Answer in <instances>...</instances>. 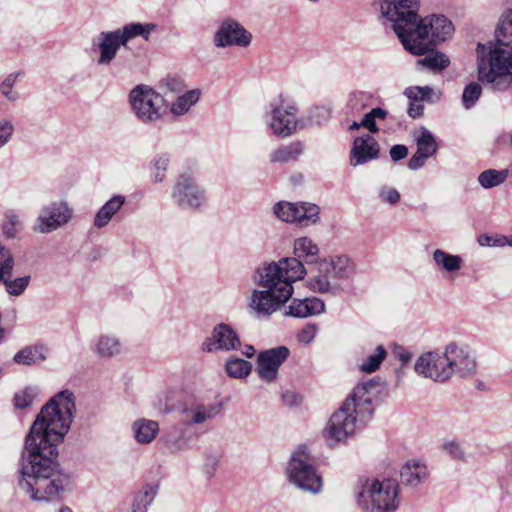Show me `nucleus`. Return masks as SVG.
<instances>
[{
	"label": "nucleus",
	"instance_id": "f257e3e1",
	"mask_svg": "<svg viewBox=\"0 0 512 512\" xmlns=\"http://www.w3.org/2000/svg\"><path fill=\"white\" fill-rule=\"evenodd\" d=\"M76 412V396L62 390L44 405L30 428L18 464L17 485L34 502L63 499L73 480L58 462V445L70 429Z\"/></svg>",
	"mask_w": 512,
	"mask_h": 512
},
{
	"label": "nucleus",
	"instance_id": "f03ea898",
	"mask_svg": "<svg viewBox=\"0 0 512 512\" xmlns=\"http://www.w3.org/2000/svg\"><path fill=\"white\" fill-rule=\"evenodd\" d=\"M293 252L296 257L266 262L255 270L252 280L261 289L252 290L247 306L256 317L269 318L289 301L294 293L293 284L306 275L300 258L314 262L320 249L310 237L302 236L294 240Z\"/></svg>",
	"mask_w": 512,
	"mask_h": 512
},
{
	"label": "nucleus",
	"instance_id": "7ed1b4c3",
	"mask_svg": "<svg viewBox=\"0 0 512 512\" xmlns=\"http://www.w3.org/2000/svg\"><path fill=\"white\" fill-rule=\"evenodd\" d=\"M383 390L382 383L377 380L359 383L353 389L324 429L330 445L347 441L372 418Z\"/></svg>",
	"mask_w": 512,
	"mask_h": 512
},
{
	"label": "nucleus",
	"instance_id": "20e7f679",
	"mask_svg": "<svg viewBox=\"0 0 512 512\" xmlns=\"http://www.w3.org/2000/svg\"><path fill=\"white\" fill-rule=\"evenodd\" d=\"M496 46L478 63L479 81L495 91H506L512 85V9L506 10L496 30Z\"/></svg>",
	"mask_w": 512,
	"mask_h": 512
},
{
	"label": "nucleus",
	"instance_id": "39448f33",
	"mask_svg": "<svg viewBox=\"0 0 512 512\" xmlns=\"http://www.w3.org/2000/svg\"><path fill=\"white\" fill-rule=\"evenodd\" d=\"M400 487L395 479L359 478L353 488L357 507L362 512H396Z\"/></svg>",
	"mask_w": 512,
	"mask_h": 512
},
{
	"label": "nucleus",
	"instance_id": "423d86ee",
	"mask_svg": "<svg viewBox=\"0 0 512 512\" xmlns=\"http://www.w3.org/2000/svg\"><path fill=\"white\" fill-rule=\"evenodd\" d=\"M156 29L157 25L154 23L130 22L114 30L99 32L91 40V50L97 54V65L109 66L121 47L126 48L137 37L148 41Z\"/></svg>",
	"mask_w": 512,
	"mask_h": 512
},
{
	"label": "nucleus",
	"instance_id": "0eeeda50",
	"mask_svg": "<svg viewBox=\"0 0 512 512\" xmlns=\"http://www.w3.org/2000/svg\"><path fill=\"white\" fill-rule=\"evenodd\" d=\"M453 32L452 22L444 15L419 17L411 34V43L405 49L413 55H425L437 44L449 39Z\"/></svg>",
	"mask_w": 512,
	"mask_h": 512
},
{
	"label": "nucleus",
	"instance_id": "6e6552de",
	"mask_svg": "<svg viewBox=\"0 0 512 512\" xmlns=\"http://www.w3.org/2000/svg\"><path fill=\"white\" fill-rule=\"evenodd\" d=\"M374 5L406 48L419 18V0H375Z\"/></svg>",
	"mask_w": 512,
	"mask_h": 512
},
{
	"label": "nucleus",
	"instance_id": "1a4fd4ad",
	"mask_svg": "<svg viewBox=\"0 0 512 512\" xmlns=\"http://www.w3.org/2000/svg\"><path fill=\"white\" fill-rule=\"evenodd\" d=\"M298 111L295 101L280 95L267 106L265 123L273 135L287 138L306 128L305 121L297 117Z\"/></svg>",
	"mask_w": 512,
	"mask_h": 512
},
{
	"label": "nucleus",
	"instance_id": "9d476101",
	"mask_svg": "<svg viewBox=\"0 0 512 512\" xmlns=\"http://www.w3.org/2000/svg\"><path fill=\"white\" fill-rule=\"evenodd\" d=\"M128 102L134 116L143 124L157 122L166 111L162 95L143 84L129 92Z\"/></svg>",
	"mask_w": 512,
	"mask_h": 512
},
{
	"label": "nucleus",
	"instance_id": "9b49d317",
	"mask_svg": "<svg viewBox=\"0 0 512 512\" xmlns=\"http://www.w3.org/2000/svg\"><path fill=\"white\" fill-rule=\"evenodd\" d=\"M170 198L182 210H201L207 206L206 189L190 173H181L175 180Z\"/></svg>",
	"mask_w": 512,
	"mask_h": 512
},
{
	"label": "nucleus",
	"instance_id": "f8f14e48",
	"mask_svg": "<svg viewBox=\"0 0 512 512\" xmlns=\"http://www.w3.org/2000/svg\"><path fill=\"white\" fill-rule=\"evenodd\" d=\"M287 474L289 481L304 491L316 494L322 489L321 477L304 452L297 451L291 456Z\"/></svg>",
	"mask_w": 512,
	"mask_h": 512
},
{
	"label": "nucleus",
	"instance_id": "ddd939ff",
	"mask_svg": "<svg viewBox=\"0 0 512 512\" xmlns=\"http://www.w3.org/2000/svg\"><path fill=\"white\" fill-rule=\"evenodd\" d=\"M444 357L450 370L451 378L456 375L468 378L476 375L478 362L476 351L467 343L450 342L444 347Z\"/></svg>",
	"mask_w": 512,
	"mask_h": 512
},
{
	"label": "nucleus",
	"instance_id": "4468645a",
	"mask_svg": "<svg viewBox=\"0 0 512 512\" xmlns=\"http://www.w3.org/2000/svg\"><path fill=\"white\" fill-rule=\"evenodd\" d=\"M73 208L67 201H52L43 205L33 224V231L41 234L54 232L66 224L73 217Z\"/></svg>",
	"mask_w": 512,
	"mask_h": 512
},
{
	"label": "nucleus",
	"instance_id": "2eb2a0df",
	"mask_svg": "<svg viewBox=\"0 0 512 512\" xmlns=\"http://www.w3.org/2000/svg\"><path fill=\"white\" fill-rule=\"evenodd\" d=\"M16 260L12 250L0 242V285L10 297L22 296L31 284L30 274L13 277Z\"/></svg>",
	"mask_w": 512,
	"mask_h": 512
},
{
	"label": "nucleus",
	"instance_id": "dca6fc26",
	"mask_svg": "<svg viewBox=\"0 0 512 512\" xmlns=\"http://www.w3.org/2000/svg\"><path fill=\"white\" fill-rule=\"evenodd\" d=\"M252 33L232 17L224 18L213 34V44L218 49L247 48L252 43Z\"/></svg>",
	"mask_w": 512,
	"mask_h": 512
},
{
	"label": "nucleus",
	"instance_id": "f3484780",
	"mask_svg": "<svg viewBox=\"0 0 512 512\" xmlns=\"http://www.w3.org/2000/svg\"><path fill=\"white\" fill-rule=\"evenodd\" d=\"M276 217L284 222L309 226L319 221L320 208L309 202L292 203L281 201L273 206Z\"/></svg>",
	"mask_w": 512,
	"mask_h": 512
},
{
	"label": "nucleus",
	"instance_id": "a211bd4d",
	"mask_svg": "<svg viewBox=\"0 0 512 512\" xmlns=\"http://www.w3.org/2000/svg\"><path fill=\"white\" fill-rule=\"evenodd\" d=\"M414 370L418 375L439 383H444L451 379L444 351L442 353L438 351L422 353L414 364Z\"/></svg>",
	"mask_w": 512,
	"mask_h": 512
},
{
	"label": "nucleus",
	"instance_id": "6ab92c4d",
	"mask_svg": "<svg viewBox=\"0 0 512 512\" xmlns=\"http://www.w3.org/2000/svg\"><path fill=\"white\" fill-rule=\"evenodd\" d=\"M290 351L286 346L261 351L257 357V373L265 382L276 380L280 366L287 360Z\"/></svg>",
	"mask_w": 512,
	"mask_h": 512
},
{
	"label": "nucleus",
	"instance_id": "aec40b11",
	"mask_svg": "<svg viewBox=\"0 0 512 512\" xmlns=\"http://www.w3.org/2000/svg\"><path fill=\"white\" fill-rule=\"evenodd\" d=\"M241 342L236 331L228 324H217L209 337L202 343V350L207 353L231 351L240 346Z\"/></svg>",
	"mask_w": 512,
	"mask_h": 512
},
{
	"label": "nucleus",
	"instance_id": "412c9836",
	"mask_svg": "<svg viewBox=\"0 0 512 512\" xmlns=\"http://www.w3.org/2000/svg\"><path fill=\"white\" fill-rule=\"evenodd\" d=\"M222 411V404L214 403H192L181 409L183 424L186 428L195 425H203L215 419Z\"/></svg>",
	"mask_w": 512,
	"mask_h": 512
},
{
	"label": "nucleus",
	"instance_id": "4be33fe9",
	"mask_svg": "<svg viewBox=\"0 0 512 512\" xmlns=\"http://www.w3.org/2000/svg\"><path fill=\"white\" fill-rule=\"evenodd\" d=\"M379 154L380 146L376 139L370 134H365L353 140L349 153V164L352 167H358L377 159Z\"/></svg>",
	"mask_w": 512,
	"mask_h": 512
},
{
	"label": "nucleus",
	"instance_id": "5701e85b",
	"mask_svg": "<svg viewBox=\"0 0 512 512\" xmlns=\"http://www.w3.org/2000/svg\"><path fill=\"white\" fill-rule=\"evenodd\" d=\"M306 287L313 293L328 297H336L343 291L342 284L333 278L321 261L318 264L317 272L306 280Z\"/></svg>",
	"mask_w": 512,
	"mask_h": 512
},
{
	"label": "nucleus",
	"instance_id": "b1692460",
	"mask_svg": "<svg viewBox=\"0 0 512 512\" xmlns=\"http://www.w3.org/2000/svg\"><path fill=\"white\" fill-rule=\"evenodd\" d=\"M415 141L417 150L408 161V168L414 171L422 168L427 159L434 156L438 150L434 135L426 128H421L415 134Z\"/></svg>",
	"mask_w": 512,
	"mask_h": 512
},
{
	"label": "nucleus",
	"instance_id": "393cba45",
	"mask_svg": "<svg viewBox=\"0 0 512 512\" xmlns=\"http://www.w3.org/2000/svg\"><path fill=\"white\" fill-rule=\"evenodd\" d=\"M404 95L409 99L407 113L412 118H418L423 115L424 106L421 102L426 101L434 103L441 98V92L436 91L430 86L408 87L405 89Z\"/></svg>",
	"mask_w": 512,
	"mask_h": 512
},
{
	"label": "nucleus",
	"instance_id": "a878e982",
	"mask_svg": "<svg viewBox=\"0 0 512 512\" xmlns=\"http://www.w3.org/2000/svg\"><path fill=\"white\" fill-rule=\"evenodd\" d=\"M432 262L438 272L450 279L456 278L463 266V258L460 255L439 248L432 252Z\"/></svg>",
	"mask_w": 512,
	"mask_h": 512
},
{
	"label": "nucleus",
	"instance_id": "bb28decb",
	"mask_svg": "<svg viewBox=\"0 0 512 512\" xmlns=\"http://www.w3.org/2000/svg\"><path fill=\"white\" fill-rule=\"evenodd\" d=\"M326 305L318 297H307L304 299H293L285 315L296 318H307L320 315L325 312Z\"/></svg>",
	"mask_w": 512,
	"mask_h": 512
},
{
	"label": "nucleus",
	"instance_id": "cd10ccee",
	"mask_svg": "<svg viewBox=\"0 0 512 512\" xmlns=\"http://www.w3.org/2000/svg\"><path fill=\"white\" fill-rule=\"evenodd\" d=\"M123 344L119 337L114 334H100L93 343V352L100 359H111L121 354Z\"/></svg>",
	"mask_w": 512,
	"mask_h": 512
},
{
	"label": "nucleus",
	"instance_id": "c85d7f7f",
	"mask_svg": "<svg viewBox=\"0 0 512 512\" xmlns=\"http://www.w3.org/2000/svg\"><path fill=\"white\" fill-rule=\"evenodd\" d=\"M126 203V197L123 195H114L107 200L97 211L93 219V225L97 229L106 227L110 221L117 215Z\"/></svg>",
	"mask_w": 512,
	"mask_h": 512
},
{
	"label": "nucleus",
	"instance_id": "c756f323",
	"mask_svg": "<svg viewBox=\"0 0 512 512\" xmlns=\"http://www.w3.org/2000/svg\"><path fill=\"white\" fill-rule=\"evenodd\" d=\"M187 429L184 424L182 427L173 426L161 436L160 441L169 453L175 454L189 448Z\"/></svg>",
	"mask_w": 512,
	"mask_h": 512
},
{
	"label": "nucleus",
	"instance_id": "7c9ffc66",
	"mask_svg": "<svg viewBox=\"0 0 512 512\" xmlns=\"http://www.w3.org/2000/svg\"><path fill=\"white\" fill-rule=\"evenodd\" d=\"M428 477L427 466L420 460H409L400 469L401 482L410 487H417Z\"/></svg>",
	"mask_w": 512,
	"mask_h": 512
},
{
	"label": "nucleus",
	"instance_id": "2f4dec72",
	"mask_svg": "<svg viewBox=\"0 0 512 512\" xmlns=\"http://www.w3.org/2000/svg\"><path fill=\"white\" fill-rule=\"evenodd\" d=\"M328 268L333 278L340 282L349 280L355 275V264L347 256H335L321 261Z\"/></svg>",
	"mask_w": 512,
	"mask_h": 512
},
{
	"label": "nucleus",
	"instance_id": "473e14b6",
	"mask_svg": "<svg viewBox=\"0 0 512 512\" xmlns=\"http://www.w3.org/2000/svg\"><path fill=\"white\" fill-rule=\"evenodd\" d=\"M50 349L45 344H34L25 346L13 357L15 363L20 365H37L47 360Z\"/></svg>",
	"mask_w": 512,
	"mask_h": 512
},
{
	"label": "nucleus",
	"instance_id": "72a5a7b5",
	"mask_svg": "<svg viewBox=\"0 0 512 512\" xmlns=\"http://www.w3.org/2000/svg\"><path fill=\"white\" fill-rule=\"evenodd\" d=\"M159 423L157 421L140 418L133 422L132 431L136 441L140 444H150L159 433Z\"/></svg>",
	"mask_w": 512,
	"mask_h": 512
},
{
	"label": "nucleus",
	"instance_id": "f704fd0d",
	"mask_svg": "<svg viewBox=\"0 0 512 512\" xmlns=\"http://www.w3.org/2000/svg\"><path fill=\"white\" fill-rule=\"evenodd\" d=\"M303 151L304 144L300 141H295L273 150L269 155V159L272 163L296 161Z\"/></svg>",
	"mask_w": 512,
	"mask_h": 512
},
{
	"label": "nucleus",
	"instance_id": "c9c22d12",
	"mask_svg": "<svg viewBox=\"0 0 512 512\" xmlns=\"http://www.w3.org/2000/svg\"><path fill=\"white\" fill-rule=\"evenodd\" d=\"M425 54V57L417 61V65L421 68L437 73L445 70L450 65L449 57L440 51H433L432 49Z\"/></svg>",
	"mask_w": 512,
	"mask_h": 512
},
{
	"label": "nucleus",
	"instance_id": "e433bc0d",
	"mask_svg": "<svg viewBox=\"0 0 512 512\" xmlns=\"http://www.w3.org/2000/svg\"><path fill=\"white\" fill-rule=\"evenodd\" d=\"M200 96L199 89H192L178 96L171 105V113L175 116L186 114L199 101Z\"/></svg>",
	"mask_w": 512,
	"mask_h": 512
},
{
	"label": "nucleus",
	"instance_id": "4c0bfd02",
	"mask_svg": "<svg viewBox=\"0 0 512 512\" xmlns=\"http://www.w3.org/2000/svg\"><path fill=\"white\" fill-rule=\"evenodd\" d=\"M24 73L22 71L12 72L5 76L0 82V94L9 102H16L20 99V93L15 88L18 80L23 78Z\"/></svg>",
	"mask_w": 512,
	"mask_h": 512
},
{
	"label": "nucleus",
	"instance_id": "58836bf2",
	"mask_svg": "<svg viewBox=\"0 0 512 512\" xmlns=\"http://www.w3.org/2000/svg\"><path fill=\"white\" fill-rule=\"evenodd\" d=\"M157 494V488L153 485L144 486L135 494L131 510L132 512H147L148 507L153 502Z\"/></svg>",
	"mask_w": 512,
	"mask_h": 512
},
{
	"label": "nucleus",
	"instance_id": "ea45409f",
	"mask_svg": "<svg viewBox=\"0 0 512 512\" xmlns=\"http://www.w3.org/2000/svg\"><path fill=\"white\" fill-rule=\"evenodd\" d=\"M170 164L168 153H159L154 156L150 162L151 181L153 183H162L166 178V171Z\"/></svg>",
	"mask_w": 512,
	"mask_h": 512
},
{
	"label": "nucleus",
	"instance_id": "a19ab883",
	"mask_svg": "<svg viewBox=\"0 0 512 512\" xmlns=\"http://www.w3.org/2000/svg\"><path fill=\"white\" fill-rule=\"evenodd\" d=\"M508 176L509 171L507 169H487L479 174L478 182L481 185V187L485 189H490L504 183Z\"/></svg>",
	"mask_w": 512,
	"mask_h": 512
},
{
	"label": "nucleus",
	"instance_id": "79ce46f5",
	"mask_svg": "<svg viewBox=\"0 0 512 512\" xmlns=\"http://www.w3.org/2000/svg\"><path fill=\"white\" fill-rule=\"evenodd\" d=\"M22 230L20 216L14 211H7L1 222V231L6 239H14Z\"/></svg>",
	"mask_w": 512,
	"mask_h": 512
},
{
	"label": "nucleus",
	"instance_id": "37998d69",
	"mask_svg": "<svg viewBox=\"0 0 512 512\" xmlns=\"http://www.w3.org/2000/svg\"><path fill=\"white\" fill-rule=\"evenodd\" d=\"M387 357V351L382 345H378L376 349L367 356L360 364V370L366 373L375 372Z\"/></svg>",
	"mask_w": 512,
	"mask_h": 512
},
{
	"label": "nucleus",
	"instance_id": "c03bdc74",
	"mask_svg": "<svg viewBox=\"0 0 512 512\" xmlns=\"http://www.w3.org/2000/svg\"><path fill=\"white\" fill-rule=\"evenodd\" d=\"M251 369V363L240 358H231L226 362L225 365V370L228 376L237 379L248 376L251 372Z\"/></svg>",
	"mask_w": 512,
	"mask_h": 512
},
{
	"label": "nucleus",
	"instance_id": "a18cd8bd",
	"mask_svg": "<svg viewBox=\"0 0 512 512\" xmlns=\"http://www.w3.org/2000/svg\"><path fill=\"white\" fill-rule=\"evenodd\" d=\"M372 94L366 91H353L349 94L347 109L353 113H360L370 103Z\"/></svg>",
	"mask_w": 512,
	"mask_h": 512
},
{
	"label": "nucleus",
	"instance_id": "49530a36",
	"mask_svg": "<svg viewBox=\"0 0 512 512\" xmlns=\"http://www.w3.org/2000/svg\"><path fill=\"white\" fill-rule=\"evenodd\" d=\"M39 389L36 386H27L14 395V406L17 409H25L32 405L37 397Z\"/></svg>",
	"mask_w": 512,
	"mask_h": 512
},
{
	"label": "nucleus",
	"instance_id": "de8ad7c7",
	"mask_svg": "<svg viewBox=\"0 0 512 512\" xmlns=\"http://www.w3.org/2000/svg\"><path fill=\"white\" fill-rule=\"evenodd\" d=\"M482 93L481 85L477 82H471L465 86L462 93V103L465 109H471L478 101Z\"/></svg>",
	"mask_w": 512,
	"mask_h": 512
},
{
	"label": "nucleus",
	"instance_id": "09e8293b",
	"mask_svg": "<svg viewBox=\"0 0 512 512\" xmlns=\"http://www.w3.org/2000/svg\"><path fill=\"white\" fill-rule=\"evenodd\" d=\"M14 132L15 127L10 119H0V150L12 140Z\"/></svg>",
	"mask_w": 512,
	"mask_h": 512
},
{
	"label": "nucleus",
	"instance_id": "8fccbe9b",
	"mask_svg": "<svg viewBox=\"0 0 512 512\" xmlns=\"http://www.w3.org/2000/svg\"><path fill=\"white\" fill-rule=\"evenodd\" d=\"M317 332L318 326L316 324H307L299 331L297 339L302 344H309L314 340Z\"/></svg>",
	"mask_w": 512,
	"mask_h": 512
},
{
	"label": "nucleus",
	"instance_id": "3c124183",
	"mask_svg": "<svg viewBox=\"0 0 512 512\" xmlns=\"http://www.w3.org/2000/svg\"><path fill=\"white\" fill-rule=\"evenodd\" d=\"M478 244L483 247H504V235H480L477 239Z\"/></svg>",
	"mask_w": 512,
	"mask_h": 512
},
{
	"label": "nucleus",
	"instance_id": "603ef678",
	"mask_svg": "<svg viewBox=\"0 0 512 512\" xmlns=\"http://www.w3.org/2000/svg\"><path fill=\"white\" fill-rule=\"evenodd\" d=\"M379 198L383 203L395 205L400 200V193L391 187H382L379 190Z\"/></svg>",
	"mask_w": 512,
	"mask_h": 512
},
{
	"label": "nucleus",
	"instance_id": "864d4df0",
	"mask_svg": "<svg viewBox=\"0 0 512 512\" xmlns=\"http://www.w3.org/2000/svg\"><path fill=\"white\" fill-rule=\"evenodd\" d=\"M443 450L448 453L451 457L457 460H463L465 457L464 450L460 443L457 441L451 440L443 443Z\"/></svg>",
	"mask_w": 512,
	"mask_h": 512
},
{
	"label": "nucleus",
	"instance_id": "5fc2aeb1",
	"mask_svg": "<svg viewBox=\"0 0 512 512\" xmlns=\"http://www.w3.org/2000/svg\"><path fill=\"white\" fill-rule=\"evenodd\" d=\"M389 154L391 159L397 162L407 157L408 148L405 145L397 144L390 148Z\"/></svg>",
	"mask_w": 512,
	"mask_h": 512
},
{
	"label": "nucleus",
	"instance_id": "6e6d98bb",
	"mask_svg": "<svg viewBox=\"0 0 512 512\" xmlns=\"http://www.w3.org/2000/svg\"><path fill=\"white\" fill-rule=\"evenodd\" d=\"M362 127L367 128L371 133H377L379 131L378 126L376 125L375 118L371 116V112H368L364 115L361 120Z\"/></svg>",
	"mask_w": 512,
	"mask_h": 512
},
{
	"label": "nucleus",
	"instance_id": "4d7b16f0",
	"mask_svg": "<svg viewBox=\"0 0 512 512\" xmlns=\"http://www.w3.org/2000/svg\"><path fill=\"white\" fill-rule=\"evenodd\" d=\"M282 399L286 405L295 406L301 403V396L295 392L287 391L282 395Z\"/></svg>",
	"mask_w": 512,
	"mask_h": 512
},
{
	"label": "nucleus",
	"instance_id": "13d9d810",
	"mask_svg": "<svg viewBox=\"0 0 512 512\" xmlns=\"http://www.w3.org/2000/svg\"><path fill=\"white\" fill-rule=\"evenodd\" d=\"M218 466V460L216 457L210 456L206 459L205 465H204V471L205 473L211 477L214 475L216 469Z\"/></svg>",
	"mask_w": 512,
	"mask_h": 512
},
{
	"label": "nucleus",
	"instance_id": "bf43d9fd",
	"mask_svg": "<svg viewBox=\"0 0 512 512\" xmlns=\"http://www.w3.org/2000/svg\"><path fill=\"white\" fill-rule=\"evenodd\" d=\"M397 358L402 363V365H406L409 363L413 357L412 353L406 349H401L396 353Z\"/></svg>",
	"mask_w": 512,
	"mask_h": 512
},
{
	"label": "nucleus",
	"instance_id": "052dcab7",
	"mask_svg": "<svg viewBox=\"0 0 512 512\" xmlns=\"http://www.w3.org/2000/svg\"><path fill=\"white\" fill-rule=\"evenodd\" d=\"M371 116L376 119L384 120L387 116V111L383 108L377 107L373 108L371 111Z\"/></svg>",
	"mask_w": 512,
	"mask_h": 512
},
{
	"label": "nucleus",
	"instance_id": "680f3d73",
	"mask_svg": "<svg viewBox=\"0 0 512 512\" xmlns=\"http://www.w3.org/2000/svg\"><path fill=\"white\" fill-rule=\"evenodd\" d=\"M315 112L323 117V121L326 122L330 118V110L325 107L316 108Z\"/></svg>",
	"mask_w": 512,
	"mask_h": 512
},
{
	"label": "nucleus",
	"instance_id": "e2e57ef3",
	"mask_svg": "<svg viewBox=\"0 0 512 512\" xmlns=\"http://www.w3.org/2000/svg\"><path fill=\"white\" fill-rule=\"evenodd\" d=\"M244 355H246L247 357H252L255 353V350L252 346H247L246 347V351L243 352Z\"/></svg>",
	"mask_w": 512,
	"mask_h": 512
},
{
	"label": "nucleus",
	"instance_id": "0e129e2a",
	"mask_svg": "<svg viewBox=\"0 0 512 512\" xmlns=\"http://www.w3.org/2000/svg\"><path fill=\"white\" fill-rule=\"evenodd\" d=\"M504 246H511L512 247V235L511 236H504Z\"/></svg>",
	"mask_w": 512,
	"mask_h": 512
},
{
	"label": "nucleus",
	"instance_id": "69168bd1",
	"mask_svg": "<svg viewBox=\"0 0 512 512\" xmlns=\"http://www.w3.org/2000/svg\"><path fill=\"white\" fill-rule=\"evenodd\" d=\"M360 127H362V124L361 122H353L350 127H349V130H356V129H359Z\"/></svg>",
	"mask_w": 512,
	"mask_h": 512
},
{
	"label": "nucleus",
	"instance_id": "338daca9",
	"mask_svg": "<svg viewBox=\"0 0 512 512\" xmlns=\"http://www.w3.org/2000/svg\"><path fill=\"white\" fill-rule=\"evenodd\" d=\"M59 512H73L69 507H62Z\"/></svg>",
	"mask_w": 512,
	"mask_h": 512
},
{
	"label": "nucleus",
	"instance_id": "774afa93",
	"mask_svg": "<svg viewBox=\"0 0 512 512\" xmlns=\"http://www.w3.org/2000/svg\"><path fill=\"white\" fill-rule=\"evenodd\" d=\"M312 3H317L319 0H309Z\"/></svg>",
	"mask_w": 512,
	"mask_h": 512
}]
</instances>
